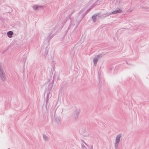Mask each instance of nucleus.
I'll use <instances>...</instances> for the list:
<instances>
[{
	"instance_id": "nucleus-1",
	"label": "nucleus",
	"mask_w": 149,
	"mask_h": 149,
	"mask_svg": "<svg viewBox=\"0 0 149 149\" xmlns=\"http://www.w3.org/2000/svg\"><path fill=\"white\" fill-rule=\"evenodd\" d=\"M50 89H51L53 87L52 85H50V84L48 85V87L49 88V89L46 90L45 91V96L46 95V103H48L49 99L52 96L51 94L50 93Z\"/></svg>"
},
{
	"instance_id": "nucleus-2",
	"label": "nucleus",
	"mask_w": 149,
	"mask_h": 149,
	"mask_svg": "<svg viewBox=\"0 0 149 149\" xmlns=\"http://www.w3.org/2000/svg\"><path fill=\"white\" fill-rule=\"evenodd\" d=\"M121 136V134H120L116 136L115 139V142L114 143V147L115 149H117L118 148L119 144L120 141V138Z\"/></svg>"
},
{
	"instance_id": "nucleus-3",
	"label": "nucleus",
	"mask_w": 149,
	"mask_h": 149,
	"mask_svg": "<svg viewBox=\"0 0 149 149\" xmlns=\"http://www.w3.org/2000/svg\"><path fill=\"white\" fill-rule=\"evenodd\" d=\"M0 77L3 81L5 80V72L3 68L1 65H0Z\"/></svg>"
},
{
	"instance_id": "nucleus-4",
	"label": "nucleus",
	"mask_w": 149,
	"mask_h": 149,
	"mask_svg": "<svg viewBox=\"0 0 149 149\" xmlns=\"http://www.w3.org/2000/svg\"><path fill=\"white\" fill-rule=\"evenodd\" d=\"M52 119H54L55 123L57 124H59L61 122V118L59 117H56L55 113H54V116H53L52 117Z\"/></svg>"
},
{
	"instance_id": "nucleus-5",
	"label": "nucleus",
	"mask_w": 149,
	"mask_h": 149,
	"mask_svg": "<svg viewBox=\"0 0 149 149\" xmlns=\"http://www.w3.org/2000/svg\"><path fill=\"white\" fill-rule=\"evenodd\" d=\"M122 12V10L121 9H118L117 10H114L111 13H107L106 14V15L108 16L112 14H114L116 13H121Z\"/></svg>"
},
{
	"instance_id": "nucleus-6",
	"label": "nucleus",
	"mask_w": 149,
	"mask_h": 149,
	"mask_svg": "<svg viewBox=\"0 0 149 149\" xmlns=\"http://www.w3.org/2000/svg\"><path fill=\"white\" fill-rule=\"evenodd\" d=\"M56 32L55 31H52L50 32V34L49 35L47 38V39L48 41L50 40L54 36Z\"/></svg>"
},
{
	"instance_id": "nucleus-7",
	"label": "nucleus",
	"mask_w": 149,
	"mask_h": 149,
	"mask_svg": "<svg viewBox=\"0 0 149 149\" xmlns=\"http://www.w3.org/2000/svg\"><path fill=\"white\" fill-rule=\"evenodd\" d=\"M79 111L78 110H77L74 112L73 117L74 119H77L79 114Z\"/></svg>"
},
{
	"instance_id": "nucleus-8",
	"label": "nucleus",
	"mask_w": 149,
	"mask_h": 149,
	"mask_svg": "<svg viewBox=\"0 0 149 149\" xmlns=\"http://www.w3.org/2000/svg\"><path fill=\"white\" fill-rule=\"evenodd\" d=\"M43 6H41L34 5L32 6L33 9L36 10H39L40 9L42 8Z\"/></svg>"
},
{
	"instance_id": "nucleus-9",
	"label": "nucleus",
	"mask_w": 149,
	"mask_h": 149,
	"mask_svg": "<svg viewBox=\"0 0 149 149\" xmlns=\"http://www.w3.org/2000/svg\"><path fill=\"white\" fill-rule=\"evenodd\" d=\"M103 0H93V1L94 2L92 6V8L93 7L95 6L96 5L100 2H101Z\"/></svg>"
},
{
	"instance_id": "nucleus-10",
	"label": "nucleus",
	"mask_w": 149,
	"mask_h": 149,
	"mask_svg": "<svg viewBox=\"0 0 149 149\" xmlns=\"http://www.w3.org/2000/svg\"><path fill=\"white\" fill-rule=\"evenodd\" d=\"M81 141L82 142V143L81 144V148L83 149H88L85 146H86V143L83 140H82Z\"/></svg>"
},
{
	"instance_id": "nucleus-11",
	"label": "nucleus",
	"mask_w": 149,
	"mask_h": 149,
	"mask_svg": "<svg viewBox=\"0 0 149 149\" xmlns=\"http://www.w3.org/2000/svg\"><path fill=\"white\" fill-rule=\"evenodd\" d=\"M13 34V32L12 31H9L7 33V35L8 37L10 38H11L12 37Z\"/></svg>"
},
{
	"instance_id": "nucleus-12",
	"label": "nucleus",
	"mask_w": 149,
	"mask_h": 149,
	"mask_svg": "<svg viewBox=\"0 0 149 149\" xmlns=\"http://www.w3.org/2000/svg\"><path fill=\"white\" fill-rule=\"evenodd\" d=\"M98 59L96 57H94L93 59V63L94 65L95 66L96 65L97 62L98 60Z\"/></svg>"
},
{
	"instance_id": "nucleus-13",
	"label": "nucleus",
	"mask_w": 149,
	"mask_h": 149,
	"mask_svg": "<svg viewBox=\"0 0 149 149\" xmlns=\"http://www.w3.org/2000/svg\"><path fill=\"white\" fill-rule=\"evenodd\" d=\"M43 138L45 141H47L49 140V138L46 134H44L42 135Z\"/></svg>"
},
{
	"instance_id": "nucleus-14",
	"label": "nucleus",
	"mask_w": 149,
	"mask_h": 149,
	"mask_svg": "<svg viewBox=\"0 0 149 149\" xmlns=\"http://www.w3.org/2000/svg\"><path fill=\"white\" fill-rule=\"evenodd\" d=\"M97 16V15H93L92 17V18L93 20V22H95L96 20V17Z\"/></svg>"
},
{
	"instance_id": "nucleus-15",
	"label": "nucleus",
	"mask_w": 149,
	"mask_h": 149,
	"mask_svg": "<svg viewBox=\"0 0 149 149\" xmlns=\"http://www.w3.org/2000/svg\"><path fill=\"white\" fill-rule=\"evenodd\" d=\"M103 56V55H102V54H100L97 55V56H96V57L98 59H99L102 58Z\"/></svg>"
},
{
	"instance_id": "nucleus-16",
	"label": "nucleus",
	"mask_w": 149,
	"mask_h": 149,
	"mask_svg": "<svg viewBox=\"0 0 149 149\" xmlns=\"http://www.w3.org/2000/svg\"><path fill=\"white\" fill-rule=\"evenodd\" d=\"M68 18H67V17H66V18H65L64 20L63 21V22L62 23V24H63V25H64V24H65V22H66V21H67L68 20Z\"/></svg>"
},
{
	"instance_id": "nucleus-17",
	"label": "nucleus",
	"mask_w": 149,
	"mask_h": 149,
	"mask_svg": "<svg viewBox=\"0 0 149 149\" xmlns=\"http://www.w3.org/2000/svg\"><path fill=\"white\" fill-rule=\"evenodd\" d=\"M75 24V23H74L73 22H72V21H71V22L70 25V26L69 27V28H70V27H71V26H73Z\"/></svg>"
},
{
	"instance_id": "nucleus-18",
	"label": "nucleus",
	"mask_w": 149,
	"mask_h": 149,
	"mask_svg": "<svg viewBox=\"0 0 149 149\" xmlns=\"http://www.w3.org/2000/svg\"><path fill=\"white\" fill-rule=\"evenodd\" d=\"M74 12V11H73V12H72V14L73 13V12Z\"/></svg>"
},
{
	"instance_id": "nucleus-19",
	"label": "nucleus",
	"mask_w": 149,
	"mask_h": 149,
	"mask_svg": "<svg viewBox=\"0 0 149 149\" xmlns=\"http://www.w3.org/2000/svg\"><path fill=\"white\" fill-rule=\"evenodd\" d=\"M126 63H127V61H126Z\"/></svg>"
},
{
	"instance_id": "nucleus-20",
	"label": "nucleus",
	"mask_w": 149,
	"mask_h": 149,
	"mask_svg": "<svg viewBox=\"0 0 149 149\" xmlns=\"http://www.w3.org/2000/svg\"><path fill=\"white\" fill-rule=\"evenodd\" d=\"M8 149H10V148H8Z\"/></svg>"
}]
</instances>
